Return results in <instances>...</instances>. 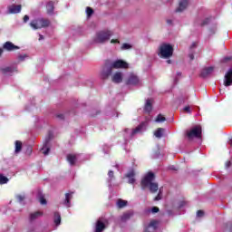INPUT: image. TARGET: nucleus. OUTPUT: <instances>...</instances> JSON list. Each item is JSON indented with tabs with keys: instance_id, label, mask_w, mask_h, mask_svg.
<instances>
[{
	"instance_id": "nucleus-1",
	"label": "nucleus",
	"mask_w": 232,
	"mask_h": 232,
	"mask_svg": "<svg viewBox=\"0 0 232 232\" xmlns=\"http://www.w3.org/2000/svg\"><path fill=\"white\" fill-rule=\"evenodd\" d=\"M155 180V173L149 171L140 181L141 189L149 188L150 193H157L159 191V183L153 182Z\"/></svg>"
},
{
	"instance_id": "nucleus-2",
	"label": "nucleus",
	"mask_w": 232,
	"mask_h": 232,
	"mask_svg": "<svg viewBox=\"0 0 232 232\" xmlns=\"http://www.w3.org/2000/svg\"><path fill=\"white\" fill-rule=\"evenodd\" d=\"M111 35H113V33H111V31H99L98 33H96L93 38V43L104 44V43L110 41Z\"/></svg>"
},
{
	"instance_id": "nucleus-3",
	"label": "nucleus",
	"mask_w": 232,
	"mask_h": 232,
	"mask_svg": "<svg viewBox=\"0 0 232 232\" xmlns=\"http://www.w3.org/2000/svg\"><path fill=\"white\" fill-rule=\"evenodd\" d=\"M173 46L169 44H162L160 46V52L158 53V55L161 58V59H169L170 57H173Z\"/></svg>"
},
{
	"instance_id": "nucleus-4",
	"label": "nucleus",
	"mask_w": 232,
	"mask_h": 232,
	"mask_svg": "<svg viewBox=\"0 0 232 232\" xmlns=\"http://www.w3.org/2000/svg\"><path fill=\"white\" fill-rule=\"evenodd\" d=\"M30 26L33 30H41V28H48V26H50V20L46 18H38L31 21Z\"/></svg>"
},
{
	"instance_id": "nucleus-5",
	"label": "nucleus",
	"mask_w": 232,
	"mask_h": 232,
	"mask_svg": "<svg viewBox=\"0 0 232 232\" xmlns=\"http://www.w3.org/2000/svg\"><path fill=\"white\" fill-rule=\"evenodd\" d=\"M188 139H202V126L196 125L186 131Z\"/></svg>"
},
{
	"instance_id": "nucleus-6",
	"label": "nucleus",
	"mask_w": 232,
	"mask_h": 232,
	"mask_svg": "<svg viewBox=\"0 0 232 232\" xmlns=\"http://www.w3.org/2000/svg\"><path fill=\"white\" fill-rule=\"evenodd\" d=\"M113 73V67H111V63L110 60H106L104 66L101 72V78L103 81L106 79H110L111 75Z\"/></svg>"
},
{
	"instance_id": "nucleus-7",
	"label": "nucleus",
	"mask_w": 232,
	"mask_h": 232,
	"mask_svg": "<svg viewBox=\"0 0 232 232\" xmlns=\"http://www.w3.org/2000/svg\"><path fill=\"white\" fill-rule=\"evenodd\" d=\"M127 86H139L140 84V79L137 74L130 73L125 81Z\"/></svg>"
},
{
	"instance_id": "nucleus-8",
	"label": "nucleus",
	"mask_w": 232,
	"mask_h": 232,
	"mask_svg": "<svg viewBox=\"0 0 232 232\" xmlns=\"http://www.w3.org/2000/svg\"><path fill=\"white\" fill-rule=\"evenodd\" d=\"M111 65L115 70H119L121 68L126 70V69H128L130 67V64H128V63H126L123 60H116L114 62H111Z\"/></svg>"
},
{
	"instance_id": "nucleus-9",
	"label": "nucleus",
	"mask_w": 232,
	"mask_h": 232,
	"mask_svg": "<svg viewBox=\"0 0 232 232\" xmlns=\"http://www.w3.org/2000/svg\"><path fill=\"white\" fill-rule=\"evenodd\" d=\"M53 139V133L52 131H49L47 136L45 137V140L42 148V150H45L44 151V155H48V153H50V148L48 147V144H50V140H52Z\"/></svg>"
},
{
	"instance_id": "nucleus-10",
	"label": "nucleus",
	"mask_w": 232,
	"mask_h": 232,
	"mask_svg": "<svg viewBox=\"0 0 232 232\" xmlns=\"http://www.w3.org/2000/svg\"><path fill=\"white\" fill-rule=\"evenodd\" d=\"M58 3L59 2L57 0H52L46 4V12L48 15H53V11L55 10V5H57Z\"/></svg>"
},
{
	"instance_id": "nucleus-11",
	"label": "nucleus",
	"mask_w": 232,
	"mask_h": 232,
	"mask_svg": "<svg viewBox=\"0 0 232 232\" xmlns=\"http://www.w3.org/2000/svg\"><path fill=\"white\" fill-rule=\"evenodd\" d=\"M3 49L6 52H14V50H19V46L14 44L12 42H5L3 44Z\"/></svg>"
},
{
	"instance_id": "nucleus-12",
	"label": "nucleus",
	"mask_w": 232,
	"mask_h": 232,
	"mask_svg": "<svg viewBox=\"0 0 232 232\" xmlns=\"http://www.w3.org/2000/svg\"><path fill=\"white\" fill-rule=\"evenodd\" d=\"M225 86H231L232 85V69H229L227 72L225 74Z\"/></svg>"
},
{
	"instance_id": "nucleus-13",
	"label": "nucleus",
	"mask_w": 232,
	"mask_h": 232,
	"mask_svg": "<svg viewBox=\"0 0 232 232\" xmlns=\"http://www.w3.org/2000/svg\"><path fill=\"white\" fill-rule=\"evenodd\" d=\"M106 229V224L102 220L98 219L95 225V232H102Z\"/></svg>"
},
{
	"instance_id": "nucleus-14",
	"label": "nucleus",
	"mask_w": 232,
	"mask_h": 232,
	"mask_svg": "<svg viewBox=\"0 0 232 232\" xmlns=\"http://www.w3.org/2000/svg\"><path fill=\"white\" fill-rule=\"evenodd\" d=\"M213 70H215L214 67H208V68L203 69L200 72V77H202L203 79H206V77H208L209 75H211V73H213Z\"/></svg>"
},
{
	"instance_id": "nucleus-15",
	"label": "nucleus",
	"mask_w": 232,
	"mask_h": 232,
	"mask_svg": "<svg viewBox=\"0 0 232 232\" xmlns=\"http://www.w3.org/2000/svg\"><path fill=\"white\" fill-rule=\"evenodd\" d=\"M23 6L21 5H12L8 7L9 14H20Z\"/></svg>"
},
{
	"instance_id": "nucleus-16",
	"label": "nucleus",
	"mask_w": 232,
	"mask_h": 232,
	"mask_svg": "<svg viewBox=\"0 0 232 232\" xmlns=\"http://www.w3.org/2000/svg\"><path fill=\"white\" fill-rule=\"evenodd\" d=\"M112 82H115L116 84H120V82H122V72H115L111 77Z\"/></svg>"
},
{
	"instance_id": "nucleus-17",
	"label": "nucleus",
	"mask_w": 232,
	"mask_h": 232,
	"mask_svg": "<svg viewBox=\"0 0 232 232\" xmlns=\"http://www.w3.org/2000/svg\"><path fill=\"white\" fill-rule=\"evenodd\" d=\"M188 8V0H179V7L176 12H184Z\"/></svg>"
},
{
	"instance_id": "nucleus-18",
	"label": "nucleus",
	"mask_w": 232,
	"mask_h": 232,
	"mask_svg": "<svg viewBox=\"0 0 232 232\" xmlns=\"http://www.w3.org/2000/svg\"><path fill=\"white\" fill-rule=\"evenodd\" d=\"M125 177L127 178V179H129V181H128V183L129 184H135V181H136V179H135V170H130L126 175H125Z\"/></svg>"
},
{
	"instance_id": "nucleus-19",
	"label": "nucleus",
	"mask_w": 232,
	"mask_h": 232,
	"mask_svg": "<svg viewBox=\"0 0 232 232\" xmlns=\"http://www.w3.org/2000/svg\"><path fill=\"white\" fill-rule=\"evenodd\" d=\"M72 198H73V192L65 194V199L63 201V204L64 206H66V208H70V206H72V202L70 201L72 200Z\"/></svg>"
},
{
	"instance_id": "nucleus-20",
	"label": "nucleus",
	"mask_w": 232,
	"mask_h": 232,
	"mask_svg": "<svg viewBox=\"0 0 232 232\" xmlns=\"http://www.w3.org/2000/svg\"><path fill=\"white\" fill-rule=\"evenodd\" d=\"M166 131V130L164 128H158L155 131H154V137L156 139H162V137H164V132Z\"/></svg>"
},
{
	"instance_id": "nucleus-21",
	"label": "nucleus",
	"mask_w": 232,
	"mask_h": 232,
	"mask_svg": "<svg viewBox=\"0 0 232 232\" xmlns=\"http://www.w3.org/2000/svg\"><path fill=\"white\" fill-rule=\"evenodd\" d=\"M67 161L71 166H75V162H77V156L75 154H68Z\"/></svg>"
},
{
	"instance_id": "nucleus-22",
	"label": "nucleus",
	"mask_w": 232,
	"mask_h": 232,
	"mask_svg": "<svg viewBox=\"0 0 232 232\" xmlns=\"http://www.w3.org/2000/svg\"><path fill=\"white\" fill-rule=\"evenodd\" d=\"M39 217H43L42 211H36V212L31 213L29 216V220L31 222H34V220H37V218H39Z\"/></svg>"
},
{
	"instance_id": "nucleus-23",
	"label": "nucleus",
	"mask_w": 232,
	"mask_h": 232,
	"mask_svg": "<svg viewBox=\"0 0 232 232\" xmlns=\"http://www.w3.org/2000/svg\"><path fill=\"white\" fill-rule=\"evenodd\" d=\"M131 217H133V212L128 211V212L123 213V215L121 217V222H126L127 220H130V218H131Z\"/></svg>"
},
{
	"instance_id": "nucleus-24",
	"label": "nucleus",
	"mask_w": 232,
	"mask_h": 232,
	"mask_svg": "<svg viewBox=\"0 0 232 232\" xmlns=\"http://www.w3.org/2000/svg\"><path fill=\"white\" fill-rule=\"evenodd\" d=\"M0 72L3 73V75H8L10 73H14V68H12V67H1Z\"/></svg>"
},
{
	"instance_id": "nucleus-25",
	"label": "nucleus",
	"mask_w": 232,
	"mask_h": 232,
	"mask_svg": "<svg viewBox=\"0 0 232 232\" xmlns=\"http://www.w3.org/2000/svg\"><path fill=\"white\" fill-rule=\"evenodd\" d=\"M151 110H153V106L151 105V100H147L144 106V111H146V113H150Z\"/></svg>"
},
{
	"instance_id": "nucleus-26",
	"label": "nucleus",
	"mask_w": 232,
	"mask_h": 232,
	"mask_svg": "<svg viewBox=\"0 0 232 232\" xmlns=\"http://www.w3.org/2000/svg\"><path fill=\"white\" fill-rule=\"evenodd\" d=\"M53 222H54L55 226H61V213L54 212Z\"/></svg>"
},
{
	"instance_id": "nucleus-27",
	"label": "nucleus",
	"mask_w": 232,
	"mask_h": 232,
	"mask_svg": "<svg viewBox=\"0 0 232 232\" xmlns=\"http://www.w3.org/2000/svg\"><path fill=\"white\" fill-rule=\"evenodd\" d=\"M142 128H144V123H140L138 127L132 130L131 135H137V133H140V131H142Z\"/></svg>"
},
{
	"instance_id": "nucleus-28",
	"label": "nucleus",
	"mask_w": 232,
	"mask_h": 232,
	"mask_svg": "<svg viewBox=\"0 0 232 232\" xmlns=\"http://www.w3.org/2000/svg\"><path fill=\"white\" fill-rule=\"evenodd\" d=\"M22 150H23V142H21V140H16L14 153H20Z\"/></svg>"
},
{
	"instance_id": "nucleus-29",
	"label": "nucleus",
	"mask_w": 232,
	"mask_h": 232,
	"mask_svg": "<svg viewBox=\"0 0 232 232\" xmlns=\"http://www.w3.org/2000/svg\"><path fill=\"white\" fill-rule=\"evenodd\" d=\"M117 206L120 208H126V206H128V201L123 200V199H119L117 202Z\"/></svg>"
},
{
	"instance_id": "nucleus-30",
	"label": "nucleus",
	"mask_w": 232,
	"mask_h": 232,
	"mask_svg": "<svg viewBox=\"0 0 232 232\" xmlns=\"http://www.w3.org/2000/svg\"><path fill=\"white\" fill-rule=\"evenodd\" d=\"M158 224H159V222H157L156 220H152L150 222L149 227L152 228L153 231H156Z\"/></svg>"
},
{
	"instance_id": "nucleus-31",
	"label": "nucleus",
	"mask_w": 232,
	"mask_h": 232,
	"mask_svg": "<svg viewBox=\"0 0 232 232\" xmlns=\"http://www.w3.org/2000/svg\"><path fill=\"white\" fill-rule=\"evenodd\" d=\"M156 122H165L166 117H164L162 114H159L156 119Z\"/></svg>"
},
{
	"instance_id": "nucleus-32",
	"label": "nucleus",
	"mask_w": 232,
	"mask_h": 232,
	"mask_svg": "<svg viewBox=\"0 0 232 232\" xmlns=\"http://www.w3.org/2000/svg\"><path fill=\"white\" fill-rule=\"evenodd\" d=\"M8 182V178L4 176L3 174L0 175V184H6Z\"/></svg>"
},
{
	"instance_id": "nucleus-33",
	"label": "nucleus",
	"mask_w": 232,
	"mask_h": 232,
	"mask_svg": "<svg viewBox=\"0 0 232 232\" xmlns=\"http://www.w3.org/2000/svg\"><path fill=\"white\" fill-rule=\"evenodd\" d=\"M158 200H162V191H159L158 195L154 198V202H158Z\"/></svg>"
},
{
	"instance_id": "nucleus-34",
	"label": "nucleus",
	"mask_w": 232,
	"mask_h": 232,
	"mask_svg": "<svg viewBox=\"0 0 232 232\" xmlns=\"http://www.w3.org/2000/svg\"><path fill=\"white\" fill-rule=\"evenodd\" d=\"M86 14H87L88 17H92V15H93V9H92V7H87Z\"/></svg>"
},
{
	"instance_id": "nucleus-35",
	"label": "nucleus",
	"mask_w": 232,
	"mask_h": 232,
	"mask_svg": "<svg viewBox=\"0 0 232 232\" xmlns=\"http://www.w3.org/2000/svg\"><path fill=\"white\" fill-rule=\"evenodd\" d=\"M121 50H131V44H123L121 45Z\"/></svg>"
},
{
	"instance_id": "nucleus-36",
	"label": "nucleus",
	"mask_w": 232,
	"mask_h": 232,
	"mask_svg": "<svg viewBox=\"0 0 232 232\" xmlns=\"http://www.w3.org/2000/svg\"><path fill=\"white\" fill-rule=\"evenodd\" d=\"M211 20L209 18H206L205 20H203V22L201 23V26H206Z\"/></svg>"
},
{
	"instance_id": "nucleus-37",
	"label": "nucleus",
	"mask_w": 232,
	"mask_h": 232,
	"mask_svg": "<svg viewBox=\"0 0 232 232\" xmlns=\"http://www.w3.org/2000/svg\"><path fill=\"white\" fill-rule=\"evenodd\" d=\"M40 203L42 204V206H45V204H47L46 198H44V197H41Z\"/></svg>"
},
{
	"instance_id": "nucleus-38",
	"label": "nucleus",
	"mask_w": 232,
	"mask_h": 232,
	"mask_svg": "<svg viewBox=\"0 0 232 232\" xmlns=\"http://www.w3.org/2000/svg\"><path fill=\"white\" fill-rule=\"evenodd\" d=\"M183 111H186V113H191V108L189 106L184 107Z\"/></svg>"
},
{
	"instance_id": "nucleus-39",
	"label": "nucleus",
	"mask_w": 232,
	"mask_h": 232,
	"mask_svg": "<svg viewBox=\"0 0 232 232\" xmlns=\"http://www.w3.org/2000/svg\"><path fill=\"white\" fill-rule=\"evenodd\" d=\"M151 211H152V213H159V211H160V209L158 207H153L151 208Z\"/></svg>"
},
{
	"instance_id": "nucleus-40",
	"label": "nucleus",
	"mask_w": 232,
	"mask_h": 232,
	"mask_svg": "<svg viewBox=\"0 0 232 232\" xmlns=\"http://www.w3.org/2000/svg\"><path fill=\"white\" fill-rule=\"evenodd\" d=\"M203 216H204L203 210H198V212H197V217L202 218Z\"/></svg>"
},
{
	"instance_id": "nucleus-41",
	"label": "nucleus",
	"mask_w": 232,
	"mask_h": 232,
	"mask_svg": "<svg viewBox=\"0 0 232 232\" xmlns=\"http://www.w3.org/2000/svg\"><path fill=\"white\" fill-rule=\"evenodd\" d=\"M27 55L24 54V55H19L18 56V61H24V59H26Z\"/></svg>"
},
{
	"instance_id": "nucleus-42",
	"label": "nucleus",
	"mask_w": 232,
	"mask_h": 232,
	"mask_svg": "<svg viewBox=\"0 0 232 232\" xmlns=\"http://www.w3.org/2000/svg\"><path fill=\"white\" fill-rule=\"evenodd\" d=\"M16 198L19 202H23V200H24V196L18 195Z\"/></svg>"
},
{
	"instance_id": "nucleus-43",
	"label": "nucleus",
	"mask_w": 232,
	"mask_h": 232,
	"mask_svg": "<svg viewBox=\"0 0 232 232\" xmlns=\"http://www.w3.org/2000/svg\"><path fill=\"white\" fill-rule=\"evenodd\" d=\"M28 21H30V16H28V14H25L24 16V23H28Z\"/></svg>"
},
{
	"instance_id": "nucleus-44",
	"label": "nucleus",
	"mask_w": 232,
	"mask_h": 232,
	"mask_svg": "<svg viewBox=\"0 0 232 232\" xmlns=\"http://www.w3.org/2000/svg\"><path fill=\"white\" fill-rule=\"evenodd\" d=\"M56 117H57V119H60V121H63L64 114H57Z\"/></svg>"
},
{
	"instance_id": "nucleus-45",
	"label": "nucleus",
	"mask_w": 232,
	"mask_h": 232,
	"mask_svg": "<svg viewBox=\"0 0 232 232\" xmlns=\"http://www.w3.org/2000/svg\"><path fill=\"white\" fill-rule=\"evenodd\" d=\"M108 176L110 177V179H113V170H109Z\"/></svg>"
},
{
	"instance_id": "nucleus-46",
	"label": "nucleus",
	"mask_w": 232,
	"mask_h": 232,
	"mask_svg": "<svg viewBox=\"0 0 232 232\" xmlns=\"http://www.w3.org/2000/svg\"><path fill=\"white\" fill-rule=\"evenodd\" d=\"M111 43L112 44H119V43H121V42H119L118 39H112V40H111Z\"/></svg>"
},
{
	"instance_id": "nucleus-47",
	"label": "nucleus",
	"mask_w": 232,
	"mask_h": 232,
	"mask_svg": "<svg viewBox=\"0 0 232 232\" xmlns=\"http://www.w3.org/2000/svg\"><path fill=\"white\" fill-rule=\"evenodd\" d=\"M188 57H189V59H190V61H193V60L195 59V54L189 53V54H188Z\"/></svg>"
},
{
	"instance_id": "nucleus-48",
	"label": "nucleus",
	"mask_w": 232,
	"mask_h": 232,
	"mask_svg": "<svg viewBox=\"0 0 232 232\" xmlns=\"http://www.w3.org/2000/svg\"><path fill=\"white\" fill-rule=\"evenodd\" d=\"M197 48V43H193L190 46V49Z\"/></svg>"
},
{
	"instance_id": "nucleus-49",
	"label": "nucleus",
	"mask_w": 232,
	"mask_h": 232,
	"mask_svg": "<svg viewBox=\"0 0 232 232\" xmlns=\"http://www.w3.org/2000/svg\"><path fill=\"white\" fill-rule=\"evenodd\" d=\"M150 229H151L149 226L145 228L144 232H151L150 231Z\"/></svg>"
},
{
	"instance_id": "nucleus-50",
	"label": "nucleus",
	"mask_w": 232,
	"mask_h": 232,
	"mask_svg": "<svg viewBox=\"0 0 232 232\" xmlns=\"http://www.w3.org/2000/svg\"><path fill=\"white\" fill-rule=\"evenodd\" d=\"M167 24H173V21L169 19V20H167Z\"/></svg>"
},
{
	"instance_id": "nucleus-51",
	"label": "nucleus",
	"mask_w": 232,
	"mask_h": 232,
	"mask_svg": "<svg viewBox=\"0 0 232 232\" xmlns=\"http://www.w3.org/2000/svg\"><path fill=\"white\" fill-rule=\"evenodd\" d=\"M42 39H44V36L43 34L39 35V41H42Z\"/></svg>"
},
{
	"instance_id": "nucleus-52",
	"label": "nucleus",
	"mask_w": 232,
	"mask_h": 232,
	"mask_svg": "<svg viewBox=\"0 0 232 232\" xmlns=\"http://www.w3.org/2000/svg\"><path fill=\"white\" fill-rule=\"evenodd\" d=\"M3 48H0V57L3 55Z\"/></svg>"
},
{
	"instance_id": "nucleus-53",
	"label": "nucleus",
	"mask_w": 232,
	"mask_h": 232,
	"mask_svg": "<svg viewBox=\"0 0 232 232\" xmlns=\"http://www.w3.org/2000/svg\"><path fill=\"white\" fill-rule=\"evenodd\" d=\"M28 150L32 153V147H28Z\"/></svg>"
},
{
	"instance_id": "nucleus-54",
	"label": "nucleus",
	"mask_w": 232,
	"mask_h": 232,
	"mask_svg": "<svg viewBox=\"0 0 232 232\" xmlns=\"http://www.w3.org/2000/svg\"><path fill=\"white\" fill-rule=\"evenodd\" d=\"M168 64H171V60L167 61Z\"/></svg>"
},
{
	"instance_id": "nucleus-55",
	"label": "nucleus",
	"mask_w": 232,
	"mask_h": 232,
	"mask_svg": "<svg viewBox=\"0 0 232 232\" xmlns=\"http://www.w3.org/2000/svg\"><path fill=\"white\" fill-rule=\"evenodd\" d=\"M182 206H184V201L181 202V205L179 207L182 208Z\"/></svg>"
},
{
	"instance_id": "nucleus-56",
	"label": "nucleus",
	"mask_w": 232,
	"mask_h": 232,
	"mask_svg": "<svg viewBox=\"0 0 232 232\" xmlns=\"http://www.w3.org/2000/svg\"><path fill=\"white\" fill-rule=\"evenodd\" d=\"M226 61H229V58H226Z\"/></svg>"
}]
</instances>
